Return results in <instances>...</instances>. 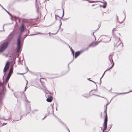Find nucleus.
Instances as JSON below:
<instances>
[{"mask_svg": "<svg viewBox=\"0 0 132 132\" xmlns=\"http://www.w3.org/2000/svg\"><path fill=\"white\" fill-rule=\"evenodd\" d=\"M18 27L17 23L16 22L14 26L15 28L13 31L14 32V33H22L24 32L26 30V26L23 24H21L18 28Z\"/></svg>", "mask_w": 132, "mask_h": 132, "instance_id": "obj_1", "label": "nucleus"}, {"mask_svg": "<svg viewBox=\"0 0 132 132\" xmlns=\"http://www.w3.org/2000/svg\"><path fill=\"white\" fill-rule=\"evenodd\" d=\"M114 45L117 47L122 48L123 46V44L122 43L119 38H117L114 41Z\"/></svg>", "mask_w": 132, "mask_h": 132, "instance_id": "obj_2", "label": "nucleus"}, {"mask_svg": "<svg viewBox=\"0 0 132 132\" xmlns=\"http://www.w3.org/2000/svg\"><path fill=\"white\" fill-rule=\"evenodd\" d=\"M22 34H20L17 39V52H18L20 50L21 47V38L24 39L25 37L23 38L22 37Z\"/></svg>", "mask_w": 132, "mask_h": 132, "instance_id": "obj_3", "label": "nucleus"}, {"mask_svg": "<svg viewBox=\"0 0 132 132\" xmlns=\"http://www.w3.org/2000/svg\"><path fill=\"white\" fill-rule=\"evenodd\" d=\"M9 45L8 42H4L2 43L1 46L0 48V52L4 51L7 47Z\"/></svg>", "mask_w": 132, "mask_h": 132, "instance_id": "obj_4", "label": "nucleus"}, {"mask_svg": "<svg viewBox=\"0 0 132 132\" xmlns=\"http://www.w3.org/2000/svg\"><path fill=\"white\" fill-rule=\"evenodd\" d=\"M106 109L105 110V116L104 121L103 124V127H104V130H106L107 128V123L108 121L107 116L106 112Z\"/></svg>", "mask_w": 132, "mask_h": 132, "instance_id": "obj_5", "label": "nucleus"}, {"mask_svg": "<svg viewBox=\"0 0 132 132\" xmlns=\"http://www.w3.org/2000/svg\"><path fill=\"white\" fill-rule=\"evenodd\" d=\"M9 64L8 62H7L6 64L5 67L4 68L3 70V72L5 73V72H6L9 68Z\"/></svg>", "mask_w": 132, "mask_h": 132, "instance_id": "obj_6", "label": "nucleus"}, {"mask_svg": "<svg viewBox=\"0 0 132 132\" xmlns=\"http://www.w3.org/2000/svg\"><path fill=\"white\" fill-rule=\"evenodd\" d=\"M0 6H1L2 8L11 17V18H12L13 16L12 14L8 11L6 10L4 7L0 4Z\"/></svg>", "mask_w": 132, "mask_h": 132, "instance_id": "obj_7", "label": "nucleus"}, {"mask_svg": "<svg viewBox=\"0 0 132 132\" xmlns=\"http://www.w3.org/2000/svg\"><path fill=\"white\" fill-rule=\"evenodd\" d=\"M48 97L46 100L48 102H51L52 100V97L51 96L49 97L48 96Z\"/></svg>", "mask_w": 132, "mask_h": 132, "instance_id": "obj_8", "label": "nucleus"}, {"mask_svg": "<svg viewBox=\"0 0 132 132\" xmlns=\"http://www.w3.org/2000/svg\"><path fill=\"white\" fill-rule=\"evenodd\" d=\"M13 37L12 35L11 34H10L8 36L7 40L8 41H10L12 39Z\"/></svg>", "mask_w": 132, "mask_h": 132, "instance_id": "obj_9", "label": "nucleus"}, {"mask_svg": "<svg viewBox=\"0 0 132 132\" xmlns=\"http://www.w3.org/2000/svg\"><path fill=\"white\" fill-rule=\"evenodd\" d=\"M80 54V52L79 51H77L75 53V58H76Z\"/></svg>", "mask_w": 132, "mask_h": 132, "instance_id": "obj_10", "label": "nucleus"}, {"mask_svg": "<svg viewBox=\"0 0 132 132\" xmlns=\"http://www.w3.org/2000/svg\"><path fill=\"white\" fill-rule=\"evenodd\" d=\"M109 61H110L111 63H112H112H113V61L112 60V55H110L109 56Z\"/></svg>", "mask_w": 132, "mask_h": 132, "instance_id": "obj_11", "label": "nucleus"}, {"mask_svg": "<svg viewBox=\"0 0 132 132\" xmlns=\"http://www.w3.org/2000/svg\"><path fill=\"white\" fill-rule=\"evenodd\" d=\"M22 22L24 23L26 22L27 23L28 22V20L25 19H22Z\"/></svg>", "mask_w": 132, "mask_h": 132, "instance_id": "obj_12", "label": "nucleus"}, {"mask_svg": "<svg viewBox=\"0 0 132 132\" xmlns=\"http://www.w3.org/2000/svg\"><path fill=\"white\" fill-rule=\"evenodd\" d=\"M114 65V63H113V64H112V66H111V67H110V68H109V69H107L104 72V73H103V75L104 74V73H105V72L107 71H108L110 69H111V68H112V67Z\"/></svg>", "mask_w": 132, "mask_h": 132, "instance_id": "obj_13", "label": "nucleus"}, {"mask_svg": "<svg viewBox=\"0 0 132 132\" xmlns=\"http://www.w3.org/2000/svg\"><path fill=\"white\" fill-rule=\"evenodd\" d=\"M13 67L11 68L9 72V73H12L13 72Z\"/></svg>", "mask_w": 132, "mask_h": 132, "instance_id": "obj_14", "label": "nucleus"}, {"mask_svg": "<svg viewBox=\"0 0 132 132\" xmlns=\"http://www.w3.org/2000/svg\"><path fill=\"white\" fill-rule=\"evenodd\" d=\"M103 1H104V2H101V1H95L96 2H101V3H104V4H105V5H106H106H107V3L105 1H104V0H103Z\"/></svg>", "mask_w": 132, "mask_h": 132, "instance_id": "obj_15", "label": "nucleus"}, {"mask_svg": "<svg viewBox=\"0 0 132 132\" xmlns=\"http://www.w3.org/2000/svg\"><path fill=\"white\" fill-rule=\"evenodd\" d=\"M83 0L84 1H88L89 3H95L96 2L95 1H89V0Z\"/></svg>", "mask_w": 132, "mask_h": 132, "instance_id": "obj_16", "label": "nucleus"}, {"mask_svg": "<svg viewBox=\"0 0 132 132\" xmlns=\"http://www.w3.org/2000/svg\"><path fill=\"white\" fill-rule=\"evenodd\" d=\"M60 18H61V19L59 20V21H60V25L59 26V27H60V28L61 26V25L62 24V22L61 21V19H62V16L61 17H60Z\"/></svg>", "mask_w": 132, "mask_h": 132, "instance_id": "obj_17", "label": "nucleus"}, {"mask_svg": "<svg viewBox=\"0 0 132 132\" xmlns=\"http://www.w3.org/2000/svg\"><path fill=\"white\" fill-rule=\"evenodd\" d=\"M100 7H102L104 8H105L106 7V5H100Z\"/></svg>", "mask_w": 132, "mask_h": 132, "instance_id": "obj_18", "label": "nucleus"}, {"mask_svg": "<svg viewBox=\"0 0 132 132\" xmlns=\"http://www.w3.org/2000/svg\"><path fill=\"white\" fill-rule=\"evenodd\" d=\"M71 49V52L72 53V54H73V56H74V52L73 51V50L71 48H70Z\"/></svg>", "mask_w": 132, "mask_h": 132, "instance_id": "obj_19", "label": "nucleus"}, {"mask_svg": "<svg viewBox=\"0 0 132 132\" xmlns=\"http://www.w3.org/2000/svg\"><path fill=\"white\" fill-rule=\"evenodd\" d=\"M10 77H9L8 76H7L6 78V81L7 82L8 81V80L9 79Z\"/></svg>", "mask_w": 132, "mask_h": 132, "instance_id": "obj_20", "label": "nucleus"}, {"mask_svg": "<svg viewBox=\"0 0 132 132\" xmlns=\"http://www.w3.org/2000/svg\"><path fill=\"white\" fill-rule=\"evenodd\" d=\"M11 74L12 73H9L7 76H8L9 77H10L11 76Z\"/></svg>", "mask_w": 132, "mask_h": 132, "instance_id": "obj_21", "label": "nucleus"}, {"mask_svg": "<svg viewBox=\"0 0 132 132\" xmlns=\"http://www.w3.org/2000/svg\"><path fill=\"white\" fill-rule=\"evenodd\" d=\"M116 19H117V22L118 21V16L117 15H116Z\"/></svg>", "mask_w": 132, "mask_h": 132, "instance_id": "obj_22", "label": "nucleus"}, {"mask_svg": "<svg viewBox=\"0 0 132 132\" xmlns=\"http://www.w3.org/2000/svg\"><path fill=\"white\" fill-rule=\"evenodd\" d=\"M28 84V81H27V84H26V85H27V84ZM27 85L25 87V90H24V91H25L26 89H27Z\"/></svg>", "mask_w": 132, "mask_h": 132, "instance_id": "obj_23", "label": "nucleus"}, {"mask_svg": "<svg viewBox=\"0 0 132 132\" xmlns=\"http://www.w3.org/2000/svg\"><path fill=\"white\" fill-rule=\"evenodd\" d=\"M100 25H101L100 24V25L99 24L98 25V28L97 29V30H98L100 28Z\"/></svg>", "mask_w": 132, "mask_h": 132, "instance_id": "obj_24", "label": "nucleus"}, {"mask_svg": "<svg viewBox=\"0 0 132 132\" xmlns=\"http://www.w3.org/2000/svg\"><path fill=\"white\" fill-rule=\"evenodd\" d=\"M55 16H56V17H58L59 18H60V17L59 16H58V15H55Z\"/></svg>", "mask_w": 132, "mask_h": 132, "instance_id": "obj_25", "label": "nucleus"}, {"mask_svg": "<svg viewBox=\"0 0 132 132\" xmlns=\"http://www.w3.org/2000/svg\"><path fill=\"white\" fill-rule=\"evenodd\" d=\"M110 40H111V39H110V38H108V41H110Z\"/></svg>", "mask_w": 132, "mask_h": 132, "instance_id": "obj_26", "label": "nucleus"}, {"mask_svg": "<svg viewBox=\"0 0 132 132\" xmlns=\"http://www.w3.org/2000/svg\"><path fill=\"white\" fill-rule=\"evenodd\" d=\"M123 20L122 22H119L118 21L117 22H119L120 23H122V22L123 21Z\"/></svg>", "mask_w": 132, "mask_h": 132, "instance_id": "obj_27", "label": "nucleus"}, {"mask_svg": "<svg viewBox=\"0 0 132 132\" xmlns=\"http://www.w3.org/2000/svg\"><path fill=\"white\" fill-rule=\"evenodd\" d=\"M115 28H113V29L112 30V32H113V31L114 30H115Z\"/></svg>", "mask_w": 132, "mask_h": 132, "instance_id": "obj_28", "label": "nucleus"}, {"mask_svg": "<svg viewBox=\"0 0 132 132\" xmlns=\"http://www.w3.org/2000/svg\"><path fill=\"white\" fill-rule=\"evenodd\" d=\"M7 124L6 123H3V125H6Z\"/></svg>", "mask_w": 132, "mask_h": 132, "instance_id": "obj_29", "label": "nucleus"}, {"mask_svg": "<svg viewBox=\"0 0 132 132\" xmlns=\"http://www.w3.org/2000/svg\"><path fill=\"white\" fill-rule=\"evenodd\" d=\"M46 117V116H45L43 119H44Z\"/></svg>", "mask_w": 132, "mask_h": 132, "instance_id": "obj_30", "label": "nucleus"}, {"mask_svg": "<svg viewBox=\"0 0 132 132\" xmlns=\"http://www.w3.org/2000/svg\"><path fill=\"white\" fill-rule=\"evenodd\" d=\"M38 8L37 9V12H38Z\"/></svg>", "mask_w": 132, "mask_h": 132, "instance_id": "obj_31", "label": "nucleus"}, {"mask_svg": "<svg viewBox=\"0 0 132 132\" xmlns=\"http://www.w3.org/2000/svg\"><path fill=\"white\" fill-rule=\"evenodd\" d=\"M63 11V12H64V9H62Z\"/></svg>", "mask_w": 132, "mask_h": 132, "instance_id": "obj_32", "label": "nucleus"}, {"mask_svg": "<svg viewBox=\"0 0 132 132\" xmlns=\"http://www.w3.org/2000/svg\"><path fill=\"white\" fill-rule=\"evenodd\" d=\"M55 19H56V20H57V18L55 16Z\"/></svg>", "mask_w": 132, "mask_h": 132, "instance_id": "obj_33", "label": "nucleus"}, {"mask_svg": "<svg viewBox=\"0 0 132 132\" xmlns=\"http://www.w3.org/2000/svg\"><path fill=\"white\" fill-rule=\"evenodd\" d=\"M90 81H92L93 82H94V83H95V82L94 81H93L92 80H90Z\"/></svg>", "mask_w": 132, "mask_h": 132, "instance_id": "obj_34", "label": "nucleus"}, {"mask_svg": "<svg viewBox=\"0 0 132 132\" xmlns=\"http://www.w3.org/2000/svg\"><path fill=\"white\" fill-rule=\"evenodd\" d=\"M95 5V4H93V5H92V6H94V5Z\"/></svg>", "mask_w": 132, "mask_h": 132, "instance_id": "obj_35", "label": "nucleus"}, {"mask_svg": "<svg viewBox=\"0 0 132 132\" xmlns=\"http://www.w3.org/2000/svg\"><path fill=\"white\" fill-rule=\"evenodd\" d=\"M63 15H64V12H63Z\"/></svg>", "mask_w": 132, "mask_h": 132, "instance_id": "obj_36", "label": "nucleus"}, {"mask_svg": "<svg viewBox=\"0 0 132 132\" xmlns=\"http://www.w3.org/2000/svg\"><path fill=\"white\" fill-rule=\"evenodd\" d=\"M64 16V15H63V14L62 15V17H63Z\"/></svg>", "mask_w": 132, "mask_h": 132, "instance_id": "obj_37", "label": "nucleus"}, {"mask_svg": "<svg viewBox=\"0 0 132 132\" xmlns=\"http://www.w3.org/2000/svg\"><path fill=\"white\" fill-rule=\"evenodd\" d=\"M2 30H0V32H2Z\"/></svg>", "mask_w": 132, "mask_h": 132, "instance_id": "obj_38", "label": "nucleus"}, {"mask_svg": "<svg viewBox=\"0 0 132 132\" xmlns=\"http://www.w3.org/2000/svg\"><path fill=\"white\" fill-rule=\"evenodd\" d=\"M107 37H105V39H107Z\"/></svg>", "mask_w": 132, "mask_h": 132, "instance_id": "obj_39", "label": "nucleus"}, {"mask_svg": "<svg viewBox=\"0 0 132 132\" xmlns=\"http://www.w3.org/2000/svg\"><path fill=\"white\" fill-rule=\"evenodd\" d=\"M65 19H66V20H67V19H68V18H66Z\"/></svg>", "mask_w": 132, "mask_h": 132, "instance_id": "obj_40", "label": "nucleus"}, {"mask_svg": "<svg viewBox=\"0 0 132 132\" xmlns=\"http://www.w3.org/2000/svg\"><path fill=\"white\" fill-rule=\"evenodd\" d=\"M104 13H102V15H103V14Z\"/></svg>", "mask_w": 132, "mask_h": 132, "instance_id": "obj_41", "label": "nucleus"}, {"mask_svg": "<svg viewBox=\"0 0 132 132\" xmlns=\"http://www.w3.org/2000/svg\"><path fill=\"white\" fill-rule=\"evenodd\" d=\"M58 31H57L56 32V33H57V32H58Z\"/></svg>", "mask_w": 132, "mask_h": 132, "instance_id": "obj_42", "label": "nucleus"}, {"mask_svg": "<svg viewBox=\"0 0 132 132\" xmlns=\"http://www.w3.org/2000/svg\"><path fill=\"white\" fill-rule=\"evenodd\" d=\"M29 35V36H31V35Z\"/></svg>", "mask_w": 132, "mask_h": 132, "instance_id": "obj_43", "label": "nucleus"}, {"mask_svg": "<svg viewBox=\"0 0 132 132\" xmlns=\"http://www.w3.org/2000/svg\"><path fill=\"white\" fill-rule=\"evenodd\" d=\"M11 33H13V31L11 32Z\"/></svg>", "mask_w": 132, "mask_h": 132, "instance_id": "obj_44", "label": "nucleus"}, {"mask_svg": "<svg viewBox=\"0 0 132 132\" xmlns=\"http://www.w3.org/2000/svg\"><path fill=\"white\" fill-rule=\"evenodd\" d=\"M94 32H93L92 33H94Z\"/></svg>", "mask_w": 132, "mask_h": 132, "instance_id": "obj_45", "label": "nucleus"}, {"mask_svg": "<svg viewBox=\"0 0 132 132\" xmlns=\"http://www.w3.org/2000/svg\"><path fill=\"white\" fill-rule=\"evenodd\" d=\"M53 34V33H52V34Z\"/></svg>", "mask_w": 132, "mask_h": 132, "instance_id": "obj_46", "label": "nucleus"}, {"mask_svg": "<svg viewBox=\"0 0 132 132\" xmlns=\"http://www.w3.org/2000/svg\"><path fill=\"white\" fill-rule=\"evenodd\" d=\"M62 20H63V21H64V20L63 19H62Z\"/></svg>", "mask_w": 132, "mask_h": 132, "instance_id": "obj_47", "label": "nucleus"}, {"mask_svg": "<svg viewBox=\"0 0 132 132\" xmlns=\"http://www.w3.org/2000/svg\"><path fill=\"white\" fill-rule=\"evenodd\" d=\"M93 35H94V33H93Z\"/></svg>", "mask_w": 132, "mask_h": 132, "instance_id": "obj_48", "label": "nucleus"}, {"mask_svg": "<svg viewBox=\"0 0 132 132\" xmlns=\"http://www.w3.org/2000/svg\"><path fill=\"white\" fill-rule=\"evenodd\" d=\"M69 132H70V131L69 129Z\"/></svg>", "mask_w": 132, "mask_h": 132, "instance_id": "obj_49", "label": "nucleus"}, {"mask_svg": "<svg viewBox=\"0 0 132 132\" xmlns=\"http://www.w3.org/2000/svg\"><path fill=\"white\" fill-rule=\"evenodd\" d=\"M69 46V48H70V46Z\"/></svg>", "mask_w": 132, "mask_h": 132, "instance_id": "obj_50", "label": "nucleus"}, {"mask_svg": "<svg viewBox=\"0 0 132 132\" xmlns=\"http://www.w3.org/2000/svg\"><path fill=\"white\" fill-rule=\"evenodd\" d=\"M47 0L48 1H49V0Z\"/></svg>", "mask_w": 132, "mask_h": 132, "instance_id": "obj_51", "label": "nucleus"}]
</instances>
